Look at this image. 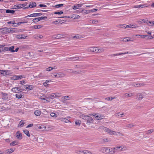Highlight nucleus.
Masks as SVG:
<instances>
[{
	"instance_id": "1",
	"label": "nucleus",
	"mask_w": 154,
	"mask_h": 154,
	"mask_svg": "<svg viewBox=\"0 0 154 154\" xmlns=\"http://www.w3.org/2000/svg\"><path fill=\"white\" fill-rule=\"evenodd\" d=\"M79 117L83 119L86 121V124L90 125L91 123H93V119L90 116L88 115H85L83 114H80L79 115Z\"/></svg>"
},
{
	"instance_id": "2",
	"label": "nucleus",
	"mask_w": 154,
	"mask_h": 154,
	"mask_svg": "<svg viewBox=\"0 0 154 154\" xmlns=\"http://www.w3.org/2000/svg\"><path fill=\"white\" fill-rule=\"evenodd\" d=\"M90 115L94 116L95 119L97 120H101L105 118L104 116L99 114L93 113L90 114Z\"/></svg>"
},
{
	"instance_id": "3",
	"label": "nucleus",
	"mask_w": 154,
	"mask_h": 154,
	"mask_svg": "<svg viewBox=\"0 0 154 154\" xmlns=\"http://www.w3.org/2000/svg\"><path fill=\"white\" fill-rule=\"evenodd\" d=\"M47 18V17H41L34 19L32 21L33 22L35 23L42 20H45Z\"/></svg>"
},
{
	"instance_id": "4",
	"label": "nucleus",
	"mask_w": 154,
	"mask_h": 154,
	"mask_svg": "<svg viewBox=\"0 0 154 154\" xmlns=\"http://www.w3.org/2000/svg\"><path fill=\"white\" fill-rule=\"evenodd\" d=\"M100 151L103 153H109V147H103L100 149Z\"/></svg>"
},
{
	"instance_id": "5",
	"label": "nucleus",
	"mask_w": 154,
	"mask_h": 154,
	"mask_svg": "<svg viewBox=\"0 0 154 154\" xmlns=\"http://www.w3.org/2000/svg\"><path fill=\"white\" fill-rule=\"evenodd\" d=\"M25 78L23 75H14L12 77V79L14 80H16L20 79L22 78Z\"/></svg>"
},
{
	"instance_id": "6",
	"label": "nucleus",
	"mask_w": 154,
	"mask_h": 154,
	"mask_svg": "<svg viewBox=\"0 0 154 154\" xmlns=\"http://www.w3.org/2000/svg\"><path fill=\"white\" fill-rule=\"evenodd\" d=\"M22 30L23 29L18 30L14 28H10V32H11L12 33H16L18 32H22L23 31Z\"/></svg>"
},
{
	"instance_id": "7",
	"label": "nucleus",
	"mask_w": 154,
	"mask_h": 154,
	"mask_svg": "<svg viewBox=\"0 0 154 154\" xmlns=\"http://www.w3.org/2000/svg\"><path fill=\"white\" fill-rule=\"evenodd\" d=\"M124 146H116L113 148V149L115 150V151H120L123 150Z\"/></svg>"
},
{
	"instance_id": "8",
	"label": "nucleus",
	"mask_w": 154,
	"mask_h": 154,
	"mask_svg": "<svg viewBox=\"0 0 154 154\" xmlns=\"http://www.w3.org/2000/svg\"><path fill=\"white\" fill-rule=\"evenodd\" d=\"M14 46H12L11 47H7L5 48V50L7 51H9L12 52H15L14 50Z\"/></svg>"
},
{
	"instance_id": "9",
	"label": "nucleus",
	"mask_w": 154,
	"mask_h": 154,
	"mask_svg": "<svg viewBox=\"0 0 154 154\" xmlns=\"http://www.w3.org/2000/svg\"><path fill=\"white\" fill-rule=\"evenodd\" d=\"M16 137L19 139L21 140L22 138V134L19 131H17L16 134Z\"/></svg>"
},
{
	"instance_id": "10",
	"label": "nucleus",
	"mask_w": 154,
	"mask_h": 154,
	"mask_svg": "<svg viewBox=\"0 0 154 154\" xmlns=\"http://www.w3.org/2000/svg\"><path fill=\"white\" fill-rule=\"evenodd\" d=\"M125 27V28H135L137 27L138 26L136 24H133V25H127L126 27H125V26L123 27Z\"/></svg>"
},
{
	"instance_id": "11",
	"label": "nucleus",
	"mask_w": 154,
	"mask_h": 154,
	"mask_svg": "<svg viewBox=\"0 0 154 154\" xmlns=\"http://www.w3.org/2000/svg\"><path fill=\"white\" fill-rule=\"evenodd\" d=\"M27 36H24L23 35H16V38L18 39H25Z\"/></svg>"
},
{
	"instance_id": "12",
	"label": "nucleus",
	"mask_w": 154,
	"mask_h": 154,
	"mask_svg": "<svg viewBox=\"0 0 154 154\" xmlns=\"http://www.w3.org/2000/svg\"><path fill=\"white\" fill-rule=\"evenodd\" d=\"M57 73V78L63 77L65 76V74L62 72H60Z\"/></svg>"
},
{
	"instance_id": "13",
	"label": "nucleus",
	"mask_w": 154,
	"mask_h": 154,
	"mask_svg": "<svg viewBox=\"0 0 154 154\" xmlns=\"http://www.w3.org/2000/svg\"><path fill=\"white\" fill-rule=\"evenodd\" d=\"M15 150V149L11 148L6 150L5 153L6 154H10L13 152Z\"/></svg>"
},
{
	"instance_id": "14",
	"label": "nucleus",
	"mask_w": 154,
	"mask_h": 154,
	"mask_svg": "<svg viewBox=\"0 0 154 154\" xmlns=\"http://www.w3.org/2000/svg\"><path fill=\"white\" fill-rule=\"evenodd\" d=\"M148 20L147 19H140L138 21V23L139 24H141L142 23H146L147 22Z\"/></svg>"
},
{
	"instance_id": "15",
	"label": "nucleus",
	"mask_w": 154,
	"mask_h": 154,
	"mask_svg": "<svg viewBox=\"0 0 154 154\" xmlns=\"http://www.w3.org/2000/svg\"><path fill=\"white\" fill-rule=\"evenodd\" d=\"M82 5L80 4H78L75 5H74L72 7V8L74 10H76L79 9L80 7H81Z\"/></svg>"
},
{
	"instance_id": "16",
	"label": "nucleus",
	"mask_w": 154,
	"mask_h": 154,
	"mask_svg": "<svg viewBox=\"0 0 154 154\" xmlns=\"http://www.w3.org/2000/svg\"><path fill=\"white\" fill-rule=\"evenodd\" d=\"M8 70H0V73L3 75H7L8 74Z\"/></svg>"
},
{
	"instance_id": "17",
	"label": "nucleus",
	"mask_w": 154,
	"mask_h": 154,
	"mask_svg": "<svg viewBox=\"0 0 154 154\" xmlns=\"http://www.w3.org/2000/svg\"><path fill=\"white\" fill-rule=\"evenodd\" d=\"M82 38H83V37L81 35H76L72 37L73 38L75 39H80Z\"/></svg>"
},
{
	"instance_id": "18",
	"label": "nucleus",
	"mask_w": 154,
	"mask_h": 154,
	"mask_svg": "<svg viewBox=\"0 0 154 154\" xmlns=\"http://www.w3.org/2000/svg\"><path fill=\"white\" fill-rule=\"evenodd\" d=\"M3 29L2 31L4 33H8L10 32V28H4Z\"/></svg>"
},
{
	"instance_id": "19",
	"label": "nucleus",
	"mask_w": 154,
	"mask_h": 154,
	"mask_svg": "<svg viewBox=\"0 0 154 154\" xmlns=\"http://www.w3.org/2000/svg\"><path fill=\"white\" fill-rule=\"evenodd\" d=\"M60 121L64 122L66 123H68L69 121V120L66 119V118H61L59 119Z\"/></svg>"
},
{
	"instance_id": "20",
	"label": "nucleus",
	"mask_w": 154,
	"mask_h": 154,
	"mask_svg": "<svg viewBox=\"0 0 154 154\" xmlns=\"http://www.w3.org/2000/svg\"><path fill=\"white\" fill-rule=\"evenodd\" d=\"M36 5V3L33 2H31L29 5L30 8H33L35 7Z\"/></svg>"
},
{
	"instance_id": "21",
	"label": "nucleus",
	"mask_w": 154,
	"mask_h": 154,
	"mask_svg": "<svg viewBox=\"0 0 154 154\" xmlns=\"http://www.w3.org/2000/svg\"><path fill=\"white\" fill-rule=\"evenodd\" d=\"M128 52H125L124 53H118V54H113L111 55V56L112 57L113 56H119L120 55H123V54H128Z\"/></svg>"
},
{
	"instance_id": "22",
	"label": "nucleus",
	"mask_w": 154,
	"mask_h": 154,
	"mask_svg": "<svg viewBox=\"0 0 154 154\" xmlns=\"http://www.w3.org/2000/svg\"><path fill=\"white\" fill-rule=\"evenodd\" d=\"M48 97L52 99H53L54 98H56L54 93H52L49 95H48Z\"/></svg>"
},
{
	"instance_id": "23",
	"label": "nucleus",
	"mask_w": 154,
	"mask_h": 154,
	"mask_svg": "<svg viewBox=\"0 0 154 154\" xmlns=\"http://www.w3.org/2000/svg\"><path fill=\"white\" fill-rule=\"evenodd\" d=\"M133 95V93H126L125 94V97L126 98L128 97H131Z\"/></svg>"
},
{
	"instance_id": "24",
	"label": "nucleus",
	"mask_w": 154,
	"mask_h": 154,
	"mask_svg": "<svg viewBox=\"0 0 154 154\" xmlns=\"http://www.w3.org/2000/svg\"><path fill=\"white\" fill-rule=\"evenodd\" d=\"M65 35L63 33L58 34L56 35L57 38H61L63 37Z\"/></svg>"
},
{
	"instance_id": "25",
	"label": "nucleus",
	"mask_w": 154,
	"mask_h": 154,
	"mask_svg": "<svg viewBox=\"0 0 154 154\" xmlns=\"http://www.w3.org/2000/svg\"><path fill=\"white\" fill-rule=\"evenodd\" d=\"M145 5H136L134 6V8H142L143 7H145L146 6H145Z\"/></svg>"
},
{
	"instance_id": "26",
	"label": "nucleus",
	"mask_w": 154,
	"mask_h": 154,
	"mask_svg": "<svg viewBox=\"0 0 154 154\" xmlns=\"http://www.w3.org/2000/svg\"><path fill=\"white\" fill-rule=\"evenodd\" d=\"M137 96L138 97V100H141L143 98V95L141 93H138L137 94Z\"/></svg>"
},
{
	"instance_id": "27",
	"label": "nucleus",
	"mask_w": 154,
	"mask_h": 154,
	"mask_svg": "<svg viewBox=\"0 0 154 154\" xmlns=\"http://www.w3.org/2000/svg\"><path fill=\"white\" fill-rule=\"evenodd\" d=\"M34 114L36 116H39L41 114V111L38 110H36L34 112Z\"/></svg>"
},
{
	"instance_id": "28",
	"label": "nucleus",
	"mask_w": 154,
	"mask_h": 154,
	"mask_svg": "<svg viewBox=\"0 0 154 154\" xmlns=\"http://www.w3.org/2000/svg\"><path fill=\"white\" fill-rule=\"evenodd\" d=\"M109 153H110V154H113L116 153V151L115 150H114L113 149V148H111V149H110L109 148Z\"/></svg>"
},
{
	"instance_id": "29",
	"label": "nucleus",
	"mask_w": 154,
	"mask_h": 154,
	"mask_svg": "<svg viewBox=\"0 0 154 154\" xmlns=\"http://www.w3.org/2000/svg\"><path fill=\"white\" fill-rule=\"evenodd\" d=\"M98 53L102 52L104 50V49L103 47L101 48L98 47Z\"/></svg>"
},
{
	"instance_id": "30",
	"label": "nucleus",
	"mask_w": 154,
	"mask_h": 154,
	"mask_svg": "<svg viewBox=\"0 0 154 154\" xmlns=\"http://www.w3.org/2000/svg\"><path fill=\"white\" fill-rule=\"evenodd\" d=\"M2 95H3V99H5V100H7L8 99V94H7L6 93H2Z\"/></svg>"
},
{
	"instance_id": "31",
	"label": "nucleus",
	"mask_w": 154,
	"mask_h": 154,
	"mask_svg": "<svg viewBox=\"0 0 154 154\" xmlns=\"http://www.w3.org/2000/svg\"><path fill=\"white\" fill-rule=\"evenodd\" d=\"M130 85H131L135 87H138V83H137L136 82L131 83L130 84Z\"/></svg>"
},
{
	"instance_id": "32",
	"label": "nucleus",
	"mask_w": 154,
	"mask_h": 154,
	"mask_svg": "<svg viewBox=\"0 0 154 154\" xmlns=\"http://www.w3.org/2000/svg\"><path fill=\"white\" fill-rule=\"evenodd\" d=\"M6 12L8 13H14L15 11L14 10H10L9 9H7L6 10Z\"/></svg>"
},
{
	"instance_id": "33",
	"label": "nucleus",
	"mask_w": 154,
	"mask_h": 154,
	"mask_svg": "<svg viewBox=\"0 0 154 154\" xmlns=\"http://www.w3.org/2000/svg\"><path fill=\"white\" fill-rule=\"evenodd\" d=\"M24 124V123L23 122L22 120H21L20 122V123H19L18 125V127H21L23 126Z\"/></svg>"
},
{
	"instance_id": "34",
	"label": "nucleus",
	"mask_w": 154,
	"mask_h": 154,
	"mask_svg": "<svg viewBox=\"0 0 154 154\" xmlns=\"http://www.w3.org/2000/svg\"><path fill=\"white\" fill-rule=\"evenodd\" d=\"M34 29H40L42 26L40 25H35L33 26Z\"/></svg>"
},
{
	"instance_id": "35",
	"label": "nucleus",
	"mask_w": 154,
	"mask_h": 154,
	"mask_svg": "<svg viewBox=\"0 0 154 154\" xmlns=\"http://www.w3.org/2000/svg\"><path fill=\"white\" fill-rule=\"evenodd\" d=\"M154 131V130L152 129H150L147 131H146V134H150L152 133Z\"/></svg>"
},
{
	"instance_id": "36",
	"label": "nucleus",
	"mask_w": 154,
	"mask_h": 154,
	"mask_svg": "<svg viewBox=\"0 0 154 154\" xmlns=\"http://www.w3.org/2000/svg\"><path fill=\"white\" fill-rule=\"evenodd\" d=\"M115 98V97H109L105 98V100L108 101H112L113 99Z\"/></svg>"
},
{
	"instance_id": "37",
	"label": "nucleus",
	"mask_w": 154,
	"mask_h": 154,
	"mask_svg": "<svg viewBox=\"0 0 154 154\" xmlns=\"http://www.w3.org/2000/svg\"><path fill=\"white\" fill-rule=\"evenodd\" d=\"M42 15V14L40 13H33L32 14V15L33 17H37V16H40Z\"/></svg>"
},
{
	"instance_id": "38",
	"label": "nucleus",
	"mask_w": 154,
	"mask_h": 154,
	"mask_svg": "<svg viewBox=\"0 0 154 154\" xmlns=\"http://www.w3.org/2000/svg\"><path fill=\"white\" fill-rule=\"evenodd\" d=\"M24 133L26 134L28 137H30V134L29 131L26 130H24L23 131Z\"/></svg>"
},
{
	"instance_id": "39",
	"label": "nucleus",
	"mask_w": 154,
	"mask_h": 154,
	"mask_svg": "<svg viewBox=\"0 0 154 154\" xmlns=\"http://www.w3.org/2000/svg\"><path fill=\"white\" fill-rule=\"evenodd\" d=\"M17 144H18V143L16 141H13L12 143H10V145L11 146H14L15 145H17Z\"/></svg>"
},
{
	"instance_id": "40",
	"label": "nucleus",
	"mask_w": 154,
	"mask_h": 154,
	"mask_svg": "<svg viewBox=\"0 0 154 154\" xmlns=\"http://www.w3.org/2000/svg\"><path fill=\"white\" fill-rule=\"evenodd\" d=\"M94 47H91L89 48V49H88V51L89 52H94Z\"/></svg>"
},
{
	"instance_id": "41",
	"label": "nucleus",
	"mask_w": 154,
	"mask_h": 154,
	"mask_svg": "<svg viewBox=\"0 0 154 154\" xmlns=\"http://www.w3.org/2000/svg\"><path fill=\"white\" fill-rule=\"evenodd\" d=\"M81 121L79 120H76L75 122V124L76 125L79 126L81 123Z\"/></svg>"
},
{
	"instance_id": "42",
	"label": "nucleus",
	"mask_w": 154,
	"mask_h": 154,
	"mask_svg": "<svg viewBox=\"0 0 154 154\" xmlns=\"http://www.w3.org/2000/svg\"><path fill=\"white\" fill-rule=\"evenodd\" d=\"M56 97H61V93L59 92H56L54 93Z\"/></svg>"
},
{
	"instance_id": "43",
	"label": "nucleus",
	"mask_w": 154,
	"mask_h": 154,
	"mask_svg": "<svg viewBox=\"0 0 154 154\" xmlns=\"http://www.w3.org/2000/svg\"><path fill=\"white\" fill-rule=\"evenodd\" d=\"M16 98H18V99H20L23 98V96L21 94H16Z\"/></svg>"
},
{
	"instance_id": "44",
	"label": "nucleus",
	"mask_w": 154,
	"mask_h": 154,
	"mask_svg": "<svg viewBox=\"0 0 154 154\" xmlns=\"http://www.w3.org/2000/svg\"><path fill=\"white\" fill-rule=\"evenodd\" d=\"M63 98L64 100H69L70 99V98L68 96H64Z\"/></svg>"
},
{
	"instance_id": "45",
	"label": "nucleus",
	"mask_w": 154,
	"mask_h": 154,
	"mask_svg": "<svg viewBox=\"0 0 154 154\" xmlns=\"http://www.w3.org/2000/svg\"><path fill=\"white\" fill-rule=\"evenodd\" d=\"M134 125H133V124H128L127 125H126V127L127 128H132L133 127H134Z\"/></svg>"
},
{
	"instance_id": "46",
	"label": "nucleus",
	"mask_w": 154,
	"mask_h": 154,
	"mask_svg": "<svg viewBox=\"0 0 154 154\" xmlns=\"http://www.w3.org/2000/svg\"><path fill=\"white\" fill-rule=\"evenodd\" d=\"M120 113L119 112L117 113L116 114V116L117 117H119L120 116H120V117H122V116H124V113H122L121 114H120Z\"/></svg>"
},
{
	"instance_id": "47",
	"label": "nucleus",
	"mask_w": 154,
	"mask_h": 154,
	"mask_svg": "<svg viewBox=\"0 0 154 154\" xmlns=\"http://www.w3.org/2000/svg\"><path fill=\"white\" fill-rule=\"evenodd\" d=\"M106 128L107 127H104L103 126H101L99 127V128L101 130H103L104 131H105Z\"/></svg>"
},
{
	"instance_id": "48",
	"label": "nucleus",
	"mask_w": 154,
	"mask_h": 154,
	"mask_svg": "<svg viewBox=\"0 0 154 154\" xmlns=\"http://www.w3.org/2000/svg\"><path fill=\"white\" fill-rule=\"evenodd\" d=\"M82 12L83 13L86 14L89 13L91 11L89 10H83Z\"/></svg>"
},
{
	"instance_id": "49",
	"label": "nucleus",
	"mask_w": 154,
	"mask_h": 154,
	"mask_svg": "<svg viewBox=\"0 0 154 154\" xmlns=\"http://www.w3.org/2000/svg\"><path fill=\"white\" fill-rule=\"evenodd\" d=\"M146 23L149 26H153V21H148Z\"/></svg>"
},
{
	"instance_id": "50",
	"label": "nucleus",
	"mask_w": 154,
	"mask_h": 154,
	"mask_svg": "<svg viewBox=\"0 0 154 154\" xmlns=\"http://www.w3.org/2000/svg\"><path fill=\"white\" fill-rule=\"evenodd\" d=\"M26 88L29 89V90H31L33 89V86L32 85H28V87H26Z\"/></svg>"
},
{
	"instance_id": "51",
	"label": "nucleus",
	"mask_w": 154,
	"mask_h": 154,
	"mask_svg": "<svg viewBox=\"0 0 154 154\" xmlns=\"http://www.w3.org/2000/svg\"><path fill=\"white\" fill-rule=\"evenodd\" d=\"M38 77L39 78H44L45 77V75L43 74L42 73H40L38 75Z\"/></svg>"
},
{
	"instance_id": "52",
	"label": "nucleus",
	"mask_w": 154,
	"mask_h": 154,
	"mask_svg": "<svg viewBox=\"0 0 154 154\" xmlns=\"http://www.w3.org/2000/svg\"><path fill=\"white\" fill-rule=\"evenodd\" d=\"M85 154H95L93 153H92L89 151L87 150H85Z\"/></svg>"
},
{
	"instance_id": "53",
	"label": "nucleus",
	"mask_w": 154,
	"mask_h": 154,
	"mask_svg": "<svg viewBox=\"0 0 154 154\" xmlns=\"http://www.w3.org/2000/svg\"><path fill=\"white\" fill-rule=\"evenodd\" d=\"M63 5V4H60L56 5L55 7L56 8H59L60 7H62Z\"/></svg>"
},
{
	"instance_id": "54",
	"label": "nucleus",
	"mask_w": 154,
	"mask_h": 154,
	"mask_svg": "<svg viewBox=\"0 0 154 154\" xmlns=\"http://www.w3.org/2000/svg\"><path fill=\"white\" fill-rule=\"evenodd\" d=\"M116 133V131L111 130L110 132L109 133L110 135H115Z\"/></svg>"
},
{
	"instance_id": "55",
	"label": "nucleus",
	"mask_w": 154,
	"mask_h": 154,
	"mask_svg": "<svg viewBox=\"0 0 154 154\" xmlns=\"http://www.w3.org/2000/svg\"><path fill=\"white\" fill-rule=\"evenodd\" d=\"M92 23L93 24H97L98 23V21L97 20H92Z\"/></svg>"
},
{
	"instance_id": "56",
	"label": "nucleus",
	"mask_w": 154,
	"mask_h": 154,
	"mask_svg": "<svg viewBox=\"0 0 154 154\" xmlns=\"http://www.w3.org/2000/svg\"><path fill=\"white\" fill-rule=\"evenodd\" d=\"M138 87L143 86L145 85V84L143 83H138Z\"/></svg>"
},
{
	"instance_id": "57",
	"label": "nucleus",
	"mask_w": 154,
	"mask_h": 154,
	"mask_svg": "<svg viewBox=\"0 0 154 154\" xmlns=\"http://www.w3.org/2000/svg\"><path fill=\"white\" fill-rule=\"evenodd\" d=\"M53 69V67H49L47 68L46 69V71H49Z\"/></svg>"
},
{
	"instance_id": "58",
	"label": "nucleus",
	"mask_w": 154,
	"mask_h": 154,
	"mask_svg": "<svg viewBox=\"0 0 154 154\" xmlns=\"http://www.w3.org/2000/svg\"><path fill=\"white\" fill-rule=\"evenodd\" d=\"M11 91L14 93H16L17 92V88L16 87L14 88H12L11 89Z\"/></svg>"
},
{
	"instance_id": "59",
	"label": "nucleus",
	"mask_w": 154,
	"mask_h": 154,
	"mask_svg": "<svg viewBox=\"0 0 154 154\" xmlns=\"http://www.w3.org/2000/svg\"><path fill=\"white\" fill-rule=\"evenodd\" d=\"M94 52L95 53H98V47H94Z\"/></svg>"
},
{
	"instance_id": "60",
	"label": "nucleus",
	"mask_w": 154,
	"mask_h": 154,
	"mask_svg": "<svg viewBox=\"0 0 154 154\" xmlns=\"http://www.w3.org/2000/svg\"><path fill=\"white\" fill-rule=\"evenodd\" d=\"M109 141V140L107 138L104 139L103 140V143H104Z\"/></svg>"
},
{
	"instance_id": "61",
	"label": "nucleus",
	"mask_w": 154,
	"mask_h": 154,
	"mask_svg": "<svg viewBox=\"0 0 154 154\" xmlns=\"http://www.w3.org/2000/svg\"><path fill=\"white\" fill-rule=\"evenodd\" d=\"M73 58H76V59H79V57H71L69 58V59L71 60H73Z\"/></svg>"
},
{
	"instance_id": "62",
	"label": "nucleus",
	"mask_w": 154,
	"mask_h": 154,
	"mask_svg": "<svg viewBox=\"0 0 154 154\" xmlns=\"http://www.w3.org/2000/svg\"><path fill=\"white\" fill-rule=\"evenodd\" d=\"M63 13V12L60 11V12H55L54 13V14H62Z\"/></svg>"
},
{
	"instance_id": "63",
	"label": "nucleus",
	"mask_w": 154,
	"mask_h": 154,
	"mask_svg": "<svg viewBox=\"0 0 154 154\" xmlns=\"http://www.w3.org/2000/svg\"><path fill=\"white\" fill-rule=\"evenodd\" d=\"M111 130V129L107 128L105 132H107L108 133H109L110 132Z\"/></svg>"
},
{
	"instance_id": "64",
	"label": "nucleus",
	"mask_w": 154,
	"mask_h": 154,
	"mask_svg": "<svg viewBox=\"0 0 154 154\" xmlns=\"http://www.w3.org/2000/svg\"><path fill=\"white\" fill-rule=\"evenodd\" d=\"M79 154H85V150H81L79 151Z\"/></svg>"
}]
</instances>
